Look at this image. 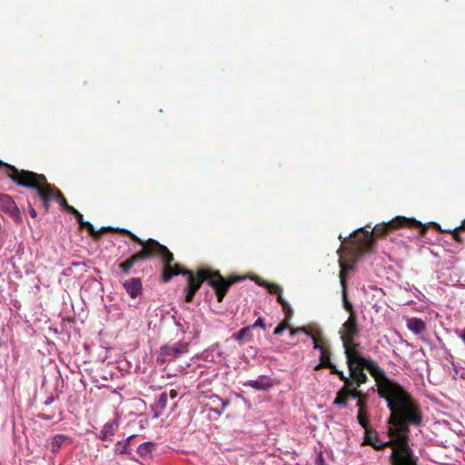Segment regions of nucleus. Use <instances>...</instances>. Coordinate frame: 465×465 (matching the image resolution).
Masks as SVG:
<instances>
[{
    "label": "nucleus",
    "instance_id": "1",
    "mask_svg": "<svg viewBox=\"0 0 465 465\" xmlns=\"http://www.w3.org/2000/svg\"><path fill=\"white\" fill-rule=\"evenodd\" d=\"M346 363L350 375L347 380H344V383L353 389L358 390L368 381V376L364 370H367L373 377L378 395L386 401L387 407L391 411L390 422L395 426L393 431L400 436V441L403 447L395 451L396 465H405L404 463H407L405 460L409 455L406 438L407 434L411 432L410 426H420L423 420L420 405L402 386L389 379L385 371L372 359L365 358L363 361Z\"/></svg>",
    "mask_w": 465,
    "mask_h": 465
},
{
    "label": "nucleus",
    "instance_id": "2",
    "mask_svg": "<svg viewBox=\"0 0 465 465\" xmlns=\"http://www.w3.org/2000/svg\"><path fill=\"white\" fill-rule=\"evenodd\" d=\"M114 232L127 235L131 240L142 246V249L138 252L133 254L118 265L124 274L128 275L134 264L140 261L153 257H160L163 262L161 275L163 282L166 283L170 282L171 279L176 275L182 274L187 276V284L184 288V300L186 302H192L193 301L195 293L204 282L214 290L217 301L222 302L229 288L245 278L236 275L224 278L219 271H213L210 268L198 269L194 273L191 270L183 268L178 263L173 265V262L174 261L173 254L166 246L161 244L158 241L154 239L143 241L131 231L124 228H114Z\"/></svg>",
    "mask_w": 465,
    "mask_h": 465
},
{
    "label": "nucleus",
    "instance_id": "3",
    "mask_svg": "<svg viewBox=\"0 0 465 465\" xmlns=\"http://www.w3.org/2000/svg\"><path fill=\"white\" fill-rule=\"evenodd\" d=\"M400 227H407L410 229H419L420 235L424 236L428 230L426 224H422L414 218H406L404 216H397L394 219L375 225L371 231L365 228H360L351 233L353 240L348 248L350 253L354 259H358L364 253L371 251L375 244L374 238L384 236L389 231L398 229Z\"/></svg>",
    "mask_w": 465,
    "mask_h": 465
},
{
    "label": "nucleus",
    "instance_id": "4",
    "mask_svg": "<svg viewBox=\"0 0 465 465\" xmlns=\"http://www.w3.org/2000/svg\"><path fill=\"white\" fill-rule=\"evenodd\" d=\"M1 168L6 169V176L17 185L36 190L45 211L49 210L50 202L53 199L66 212L67 208L72 207L68 204L63 193L54 185L47 183V179L44 174L27 170H18L14 165L0 160Z\"/></svg>",
    "mask_w": 465,
    "mask_h": 465
},
{
    "label": "nucleus",
    "instance_id": "5",
    "mask_svg": "<svg viewBox=\"0 0 465 465\" xmlns=\"http://www.w3.org/2000/svg\"><path fill=\"white\" fill-rule=\"evenodd\" d=\"M187 351V343L176 342L173 345H163L161 347L159 355L157 356V362L163 364L167 361H173Z\"/></svg>",
    "mask_w": 465,
    "mask_h": 465
},
{
    "label": "nucleus",
    "instance_id": "6",
    "mask_svg": "<svg viewBox=\"0 0 465 465\" xmlns=\"http://www.w3.org/2000/svg\"><path fill=\"white\" fill-rule=\"evenodd\" d=\"M313 349L320 351V362L318 364H326V362H331V347L328 341L322 336L321 331H317V335L312 337Z\"/></svg>",
    "mask_w": 465,
    "mask_h": 465
},
{
    "label": "nucleus",
    "instance_id": "7",
    "mask_svg": "<svg viewBox=\"0 0 465 465\" xmlns=\"http://www.w3.org/2000/svg\"><path fill=\"white\" fill-rule=\"evenodd\" d=\"M359 328L357 323V314L349 316L348 320L342 324L340 333L341 341L355 340L359 336Z\"/></svg>",
    "mask_w": 465,
    "mask_h": 465
},
{
    "label": "nucleus",
    "instance_id": "8",
    "mask_svg": "<svg viewBox=\"0 0 465 465\" xmlns=\"http://www.w3.org/2000/svg\"><path fill=\"white\" fill-rule=\"evenodd\" d=\"M344 348V354L346 357V362H355L358 361H363L364 357L360 351V343L355 342V340H349L342 341Z\"/></svg>",
    "mask_w": 465,
    "mask_h": 465
},
{
    "label": "nucleus",
    "instance_id": "9",
    "mask_svg": "<svg viewBox=\"0 0 465 465\" xmlns=\"http://www.w3.org/2000/svg\"><path fill=\"white\" fill-rule=\"evenodd\" d=\"M359 390L353 389L347 383H344L342 388L337 392L336 398L333 401V404L346 408L348 406V401L351 397H358Z\"/></svg>",
    "mask_w": 465,
    "mask_h": 465
},
{
    "label": "nucleus",
    "instance_id": "10",
    "mask_svg": "<svg viewBox=\"0 0 465 465\" xmlns=\"http://www.w3.org/2000/svg\"><path fill=\"white\" fill-rule=\"evenodd\" d=\"M266 289L271 294H277V302L282 305L283 312L288 318H292L293 312L290 304L282 297V287L276 283L268 282Z\"/></svg>",
    "mask_w": 465,
    "mask_h": 465
},
{
    "label": "nucleus",
    "instance_id": "11",
    "mask_svg": "<svg viewBox=\"0 0 465 465\" xmlns=\"http://www.w3.org/2000/svg\"><path fill=\"white\" fill-rule=\"evenodd\" d=\"M123 287L131 298L134 299L142 293V280L137 277L130 278L123 282Z\"/></svg>",
    "mask_w": 465,
    "mask_h": 465
},
{
    "label": "nucleus",
    "instance_id": "12",
    "mask_svg": "<svg viewBox=\"0 0 465 465\" xmlns=\"http://www.w3.org/2000/svg\"><path fill=\"white\" fill-rule=\"evenodd\" d=\"M118 427L119 423L116 419L105 423L100 431V439L103 440H112L113 436L118 430Z\"/></svg>",
    "mask_w": 465,
    "mask_h": 465
},
{
    "label": "nucleus",
    "instance_id": "13",
    "mask_svg": "<svg viewBox=\"0 0 465 465\" xmlns=\"http://www.w3.org/2000/svg\"><path fill=\"white\" fill-rule=\"evenodd\" d=\"M244 386H250L258 391H266L272 386V379L267 376H260L255 381H248Z\"/></svg>",
    "mask_w": 465,
    "mask_h": 465
},
{
    "label": "nucleus",
    "instance_id": "14",
    "mask_svg": "<svg viewBox=\"0 0 465 465\" xmlns=\"http://www.w3.org/2000/svg\"><path fill=\"white\" fill-rule=\"evenodd\" d=\"M407 327L415 334H421L426 331L425 322L417 317L408 319Z\"/></svg>",
    "mask_w": 465,
    "mask_h": 465
},
{
    "label": "nucleus",
    "instance_id": "15",
    "mask_svg": "<svg viewBox=\"0 0 465 465\" xmlns=\"http://www.w3.org/2000/svg\"><path fill=\"white\" fill-rule=\"evenodd\" d=\"M167 401H168V393H167V391H163L160 395L157 401L154 403V405L153 407V410L154 411V414H153L154 418H158L161 415H163V413L167 406Z\"/></svg>",
    "mask_w": 465,
    "mask_h": 465
},
{
    "label": "nucleus",
    "instance_id": "16",
    "mask_svg": "<svg viewBox=\"0 0 465 465\" xmlns=\"http://www.w3.org/2000/svg\"><path fill=\"white\" fill-rule=\"evenodd\" d=\"M339 265L341 268L339 278L341 289H347V273L350 271H352L354 266L352 264L345 263L341 259L339 261Z\"/></svg>",
    "mask_w": 465,
    "mask_h": 465
},
{
    "label": "nucleus",
    "instance_id": "17",
    "mask_svg": "<svg viewBox=\"0 0 465 465\" xmlns=\"http://www.w3.org/2000/svg\"><path fill=\"white\" fill-rule=\"evenodd\" d=\"M321 369H329L331 374H336L339 379L344 382V380H347V376L343 371H339L332 362H326V364H317L314 368L315 371H319Z\"/></svg>",
    "mask_w": 465,
    "mask_h": 465
},
{
    "label": "nucleus",
    "instance_id": "18",
    "mask_svg": "<svg viewBox=\"0 0 465 465\" xmlns=\"http://www.w3.org/2000/svg\"><path fill=\"white\" fill-rule=\"evenodd\" d=\"M66 440L67 437L63 434L55 435L50 443V450L53 453H57L59 451L60 447Z\"/></svg>",
    "mask_w": 465,
    "mask_h": 465
},
{
    "label": "nucleus",
    "instance_id": "19",
    "mask_svg": "<svg viewBox=\"0 0 465 465\" xmlns=\"http://www.w3.org/2000/svg\"><path fill=\"white\" fill-rule=\"evenodd\" d=\"M250 331H251V327L246 326L244 328H242L239 331L233 333L232 338L235 341H237L241 343H243L244 341H246L249 339Z\"/></svg>",
    "mask_w": 465,
    "mask_h": 465
},
{
    "label": "nucleus",
    "instance_id": "20",
    "mask_svg": "<svg viewBox=\"0 0 465 465\" xmlns=\"http://www.w3.org/2000/svg\"><path fill=\"white\" fill-rule=\"evenodd\" d=\"M357 420L365 430L368 431V429L371 428L369 423V415L367 410H358Z\"/></svg>",
    "mask_w": 465,
    "mask_h": 465
},
{
    "label": "nucleus",
    "instance_id": "21",
    "mask_svg": "<svg viewBox=\"0 0 465 465\" xmlns=\"http://www.w3.org/2000/svg\"><path fill=\"white\" fill-rule=\"evenodd\" d=\"M79 225H80V228H81V229H86V230L88 231L89 234H90L93 238H94V239H96V240H98V239H100V238H101V233H100V232H97V230H95V228L94 227V225H93L91 223H89V222H85L84 220H83V221L79 223Z\"/></svg>",
    "mask_w": 465,
    "mask_h": 465
},
{
    "label": "nucleus",
    "instance_id": "22",
    "mask_svg": "<svg viewBox=\"0 0 465 465\" xmlns=\"http://www.w3.org/2000/svg\"><path fill=\"white\" fill-rule=\"evenodd\" d=\"M153 450V444L152 442H143L139 445L137 453L140 457L145 458L149 456Z\"/></svg>",
    "mask_w": 465,
    "mask_h": 465
},
{
    "label": "nucleus",
    "instance_id": "23",
    "mask_svg": "<svg viewBox=\"0 0 465 465\" xmlns=\"http://www.w3.org/2000/svg\"><path fill=\"white\" fill-rule=\"evenodd\" d=\"M341 293H342V303H343V307L344 309L350 313L349 316H351L352 314H356L354 309H353V306L352 304L351 303V302L348 300V297H347V289H341Z\"/></svg>",
    "mask_w": 465,
    "mask_h": 465
},
{
    "label": "nucleus",
    "instance_id": "24",
    "mask_svg": "<svg viewBox=\"0 0 465 465\" xmlns=\"http://www.w3.org/2000/svg\"><path fill=\"white\" fill-rule=\"evenodd\" d=\"M351 398L358 400L356 404L358 410H367L368 396L365 393H362L361 391H359V396Z\"/></svg>",
    "mask_w": 465,
    "mask_h": 465
},
{
    "label": "nucleus",
    "instance_id": "25",
    "mask_svg": "<svg viewBox=\"0 0 465 465\" xmlns=\"http://www.w3.org/2000/svg\"><path fill=\"white\" fill-rule=\"evenodd\" d=\"M290 332H291V335H295L298 332H304L307 336H309L312 339V337H315L317 335V332H315V333L312 332V331H308L305 327L292 328V329H291Z\"/></svg>",
    "mask_w": 465,
    "mask_h": 465
},
{
    "label": "nucleus",
    "instance_id": "26",
    "mask_svg": "<svg viewBox=\"0 0 465 465\" xmlns=\"http://www.w3.org/2000/svg\"><path fill=\"white\" fill-rule=\"evenodd\" d=\"M4 198H5V202H6V203L10 205V212H11V213L14 214V215H18L19 209L15 206V204L12 201L11 197L7 196V195H5Z\"/></svg>",
    "mask_w": 465,
    "mask_h": 465
},
{
    "label": "nucleus",
    "instance_id": "27",
    "mask_svg": "<svg viewBox=\"0 0 465 465\" xmlns=\"http://www.w3.org/2000/svg\"><path fill=\"white\" fill-rule=\"evenodd\" d=\"M67 213L73 214L76 218L78 223L84 220L83 214L73 206L71 208H67Z\"/></svg>",
    "mask_w": 465,
    "mask_h": 465
},
{
    "label": "nucleus",
    "instance_id": "28",
    "mask_svg": "<svg viewBox=\"0 0 465 465\" xmlns=\"http://www.w3.org/2000/svg\"><path fill=\"white\" fill-rule=\"evenodd\" d=\"M249 327H251V330L252 329H254V328H257V327H260L263 330H265V322H264V320L262 318V317H259L256 322L254 323H252V325H249Z\"/></svg>",
    "mask_w": 465,
    "mask_h": 465
},
{
    "label": "nucleus",
    "instance_id": "29",
    "mask_svg": "<svg viewBox=\"0 0 465 465\" xmlns=\"http://www.w3.org/2000/svg\"><path fill=\"white\" fill-rule=\"evenodd\" d=\"M215 401H219L221 403V411H219V413H221L222 411H223L225 410V408L228 406L229 404V401H224L223 399H221L220 397L218 396H214V399L213 401V402H215Z\"/></svg>",
    "mask_w": 465,
    "mask_h": 465
},
{
    "label": "nucleus",
    "instance_id": "30",
    "mask_svg": "<svg viewBox=\"0 0 465 465\" xmlns=\"http://www.w3.org/2000/svg\"><path fill=\"white\" fill-rule=\"evenodd\" d=\"M252 280L255 282V283L259 286H262V287H264L266 288L267 284H268V282H266L265 280H263L262 278L259 277V276H254L252 278Z\"/></svg>",
    "mask_w": 465,
    "mask_h": 465
},
{
    "label": "nucleus",
    "instance_id": "31",
    "mask_svg": "<svg viewBox=\"0 0 465 465\" xmlns=\"http://www.w3.org/2000/svg\"><path fill=\"white\" fill-rule=\"evenodd\" d=\"M461 230L460 229V227H457L455 228L452 232H451V234L453 236V239L459 242H461V238H460V235L459 233V231Z\"/></svg>",
    "mask_w": 465,
    "mask_h": 465
},
{
    "label": "nucleus",
    "instance_id": "32",
    "mask_svg": "<svg viewBox=\"0 0 465 465\" xmlns=\"http://www.w3.org/2000/svg\"><path fill=\"white\" fill-rule=\"evenodd\" d=\"M38 418H40L41 420H51L53 419L52 416L50 415H47L45 413H39L38 415Z\"/></svg>",
    "mask_w": 465,
    "mask_h": 465
},
{
    "label": "nucleus",
    "instance_id": "33",
    "mask_svg": "<svg viewBox=\"0 0 465 465\" xmlns=\"http://www.w3.org/2000/svg\"><path fill=\"white\" fill-rule=\"evenodd\" d=\"M97 232H100V233L102 234L103 232H114V227H110V226H107V227H102L100 230H98Z\"/></svg>",
    "mask_w": 465,
    "mask_h": 465
},
{
    "label": "nucleus",
    "instance_id": "34",
    "mask_svg": "<svg viewBox=\"0 0 465 465\" xmlns=\"http://www.w3.org/2000/svg\"><path fill=\"white\" fill-rule=\"evenodd\" d=\"M28 209H29V213L30 215L33 217V218H36L37 216V213L36 211L33 208V206L31 204L28 205Z\"/></svg>",
    "mask_w": 465,
    "mask_h": 465
},
{
    "label": "nucleus",
    "instance_id": "35",
    "mask_svg": "<svg viewBox=\"0 0 465 465\" xmlns=\"http://www.w3.org/2000/svg\"><path fill=\"white\" fill-rule=\"evenodd\" d=\"M168 393V398H171V399H175L178 395L177 391L173 389L170 390Z\"/></svg>",
    "mask_w": 465,
    "mask_h": 465
},
{
    "label": "nucleus",
    "instance_id": "36",
    "mask_svg": "<svg viewBox=\"0 0 465 465\" xmlns=\"http://www.w3.org/2000/svg\"><path fill=\"white\" fill-rule=\"evenodd\" d=\"M285 317H286V320L283 322H282L281 324H279L281 327L283 328V331H285L289 327L288 322L291 319V318H288L286 315H285Z\"/></svg>",
    "mask_w": 465,
    "mask_h": 465
},
{
    "label": "nucleus",
    "instance_id": "37",
    "mask_svg": "<svg viewBox=\"0 0 465 465\" xmlns=\"http://www.w3.org/2000/svg\"><path fill=\"white\" fill-rule=\"evenodd\" d=\"M283 331H283V328H282V327H281L280 325H278V326L274 329L273 333H274V335H280V334H282Z\"/></svg>",
    "mask_w": 465,
    "mask_h": 465
},
{
    "label": "nucleus",
    "instance_id": "38",
    "mask_svg": "<svg viewBox=\"0 0 465 465\" xmlns=\"http://www.w3.org/2000/svg\"><path fill=\"white\" fill-rule=\"evenodd\" d=\"M316 464L317 465H326L324 460H323V458L322 456V454L319 455L317 460H316Z\"/></svg>",
    "mask_w": 465,
    "mask_h": 465
},
{
    "label": "nucleus",
    "instance_id": "39",
    "mask_svg": "<svg viewBox=\"0 0 465 465\" xmlns=\"http://www.w3.org/2000/svg\"><path fill=\"white\" fill-rule=\"evenodd\" d=\"M460 338L462 340V341L464 342L465 344V329L462 330L460 332Z\"/></svg>",
    "mask_w": 465,
    "mask_h": 465
},
{
    "label": "nucleus",
    "instance_id": "40",
    "mask_svg": "<svg viewBox=\"0 0 465 465\" xmlns=\"http://www.w3.org/2000/svg\"><path fill=\"white\" fill-rule=\"evenodd\" d=\"M54 401V399L52 397H49L46 399V401H45V404L48 405L50 403H52Z\"/></svg>",
    "mask_w": 465,
    "mask_h": 465
},
{
    "label": "nucleus",
    "instance_id": "41",
    "mask_svg": "<svg viewBox=\"0 0 465 465\" xmlns=\"http://www.w3.org/2000/svg\"><path fill=\"white\" fill-rule=\"evenodd\" d=\"M460 229L465 231V220L462 222V223L460 225Z\"/></svg>",
    "mask_w": 465,
    "mask_h": 465
},
{
    "label": "nucleus",
    "instance_id": "42",
    "mask_svg": "<svg viewBox=\"0 0 465 465\" xmlns=\"http://www.w3.org/2000/svg\"><path fill=\"white\" fill-rule=\"evenodd\" d=\"M133 438H134V436L128 437V439L126 440L127 444H129L130 440H131Z\"/></svg>",
    "mask_w": 465,
    "mask_h": 465
},
{
    "label": "nucleus",
    "instance_id": "43",
    "mask_svg": "<svg viewBox=\"0 0 465 465\" xmlns=\"http://www.w3.org/2000/svg\"><path fill=\"white\" fill-rule=\"evenodd\" d=\"M432 224H433L435 227H437L438 229H440V225H439L438 223H433Z\"/></svg>",
    "mask_w": 465,
    "mask_h": 465
}]
</instances>
